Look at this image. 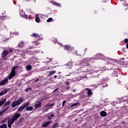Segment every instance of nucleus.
Wrapping results in <instances>:
<instances>
[{
	"mask_svg": "<svg viewBox=\"0 0 128 128\" xmlns=\"http://www.w3.org/2000/svg\"><path fill=\"white\" fill-rule=\"evenodd\" d=\"M35 20L36 22H40V18H38V15L36 14V16Z\"/></svg>",
	"mask_w": 128,
	"mask_h": 128,
	"instance_id": "obj_19",
	"label": "nucleus"
},
{
	"mask_svg": "<svg viewBox=\"0 0 128 128\" xmlns=\"http://www.w3.org/2000/svg\"><path fill=\"white\" fill-rule=\"evenodd\" d=\"M112 76H118V72L116 71H114V72L112 74Z\"/></svg>",
	"mask_w": 128,
	"mask_h": 128,
	"instance_id": "obj_20",
	"label": "nucleus"
},
{
	"mask_svg": "<svg viewBox=\"0 0 128 128\" xmlns=\"http://www.w3.org/2000/svg\"><path fill=\"white\" fill-rule=\"evenodd\" d=\"M8 108H6L3 111H1L0 112V116H2V114H4V112H6V110H8Z\"/></svg>",
	"mask_w": 128,
	"mask_h": 128,
	"instance_id": "obj_27",
	"label": "nucleus"
},
{
	"mask_svg": "<svg viewBox=\"0 0 128 128\" xmlns=\"http://www.w3.org/2000/svg\"><path fill=\"white\" fill-rule=\"evenodd\" d=\"M0 128H8V126L6 124H3L0 126Z\"/></svg>",
	"mask_w": 128,
	"mask_h": 128,
	"instance_id": "obj_24",
	"label": "nucleus"
},
{
	"mask_svg": "<svg viewBox=\"0 0 128 128\" xmlns=\"http://www.w3.org/2000/svg\"><path fill=\"white\" fill-rule=\"evenodd\" d=\"M18 66H14L12 68L10 74H9V76H8L9 80H10V78H12L13 76H16V70H18Z\"/></svg>",
	"mask_w": 128,
	"mask_h": 128,
	"instance_id": "obj_4",
	"label": "nucleus"
},
{
	"mask_svg": "<svg viewBox=\"0 0 128 128\" xmlns=\"http://www.w3.org/2000/svg\"><path fill=\"white\" fill-rule=\"evenodd\" d=\"M8 54V52L5 50L2 52V56L4 58Z\"/></svg>",
	"mask_w": 128,
	"mask_h": 128,
	"instance_id": "obj_17",
	"label": "nucleus"
},
{
	"mask_svg": "<svg viewBox=\"0 0 128 128\" xmlns=\"http://www.w3.org/2000/svg\"><path fill=\"white\" fill-rule=\"evenodd\" d=\"M26 110H32V106H28L26 108Z\"/></svg>",
	"mask_w": 128,
	"mask_h": 128,
	"instance_id": "obj_26",
	"label": "nucleus"
},
{
	"mask_svg": "<svg viewBox=\"0 0 128 128\" xmlns=\"http://www.w3.org/2000/svg\"><path fill=\"white\" fill-rule=\"evenodd\" d=\"M32 39L34 40L32 42L33 48H36V46L40 44V42H38V40H44L42 37H40L38 34L36 33L32 34Z\"/></svg>",
	"mask_w": 128,
	"mask_h": 128,
	"instance_id": "obj_1",
	"label": "nucleus"
},
{
	"mask_svg": "<svg viewBox=\"0 0 128 128\" xmlns=\"http://www.w3.org/2000/svg\"><path fill=\"white\" fill-rule=\"evenodd\" d=\"M8 90H10V89H8V88L5 89L4 90H3L2 92H0V96H4V94H6V92H8Z\"/></svg>",
	"mask_w": 128,
	"mask_h": 128,
	"instance_id": "obj_10",
	"label": "nucleus"
},
{
	"mask_svg": "<svg viewBox=\"0 0 128 128\" xmlns=\"http://www.w3.org/2000/svg\"><path fill=\"white\" fill-rule=\"evenodd\" d=\"M44 100V98H42L41 101H39L38 104H35V108H40V106H42V100Z\"/></svg>",
	"mask_w": 128,
	"mask_h": 128,
	"instance_id": "obj_7",
	"label": "nucleus"
},
{
	"mask_svg": "<svg viewBox=\"0 0 128 128\" xmlns=\"http://www.w3.org/2000/svg\"><path fill=\"white\" fill-rule=\"evenodd\" d=\"M85 90L88 92L87 94L88 96H92V89H90L88 88H86Z\"/></svg>",
	"mask_w": 128,
	"mask_h": 128,
	"instance_id": "obj_13",
	"label": "nucleus"
},
{
	"mask_svg": "<svg viewBox=\"0 0 128 128\" xmlns=\"http://www.w3.org/2000/svg\"><path fill=\"white\" fill-rule=\"evenodd\" d=\"M58 123H55L54 125L52 128H58Z\"/></svg>",
	"mask_w": 128,
	"mask_h": 128,
	"instance_id": "obj_28",
	"label": "nucleus"
},
{
	"mask_svg": "<svg viewBox=\"0 0 128 128\" xmlns=\"http://www.w3.org/2000/svg\"><path fill=\"white\" fill-rule=\"evenodd\" d=\"M52 22V18H50L47 20V22Z\"/></svg>",
	"mask_w": 128,
	"mask_h": 128,
	"instance_id": "obj_32",
	"label": "nucleus"
},
{
	"mask_svg": "<svg viewBox=\"0 0 128 128\" xmlns=\"http://www.w3.org/2000/svg\"><path fill=\"white\" fill-rule=\"evenodd\" d=\"M33 52H34V53H36V52H38V50H33Z\"/></svg>",
	"mask_w": 128,
	"mask_h": 128,
	"instance_id": "obj_41",
	"label": "nucleus"
},
{
	"mask_svg": "<svg viewBox=\"0 0 128 128\" xmlns=\"http://www.w3.org/2000/svg\"><path fill=\"white\" fill-rule=\"evenodd\" d=\"M8 78L3 80L2 81L0 82V86H4V84H6L8 82Z\"/></svg>",
	"mask_w": 128,
	"mask_h": 128,
	"instance_id": "obj_9",
	"label": "nucleus"
},
{
	"mask_svg": "<svg viewBox=\"0 0 128 128\" xmlns=\"http://www.w3.org/2000/svg\"><path fill=\"white\" fill-rule=\"evenodd\" d=\"M78 104H80V103H78V102H76V103H74V104H72L70 106V107H71V108H74V106H78Z\"/></svg>",
	"mask_w": 128,
	"mask_h": 128,
	"instance_id": "obj_22",
	"label": "nucleus"
},
{
	"mask_svg": "<svg viewBox=\"0 0 128 128\" xmlns=\"http://www.w3.org/2000/svg\"><path fill=\"white\" fill-rule=\"evenodd\" d=\"M28 103H26V104H24L22 106H20V107L18 108V112H20L24 108H25L26 106H28Z\"/></svg>",
	"mask_w": 128,
	"mask_h": 128,
	"instance_id": "obj_14",
	"label": "nucleus"
},
{
	"mask_svg": "<svg viewBox=\"0 0 128 128\" xmlns=\"http://www.w3.org/2000/svg\"><path fill=\"white\" fill-rule=\"evenodd\" d=\"M10 104V100H9L7 102H5V104H4V106H8V104Z\"/></svg>",
	"mask_w": 128,
	"mask_h": 128,
	"instance_id": "obj_29",
	"label": "nucleus"
},
{
	"mask_svg": "<svg viewBox=\"0 0 128 128\" xmlns=\"http://www.w3.org/2000/svg\"><path fill=\"white\" fill-rule=\"evenodd\" d=\"M60 46H62L64 45L62 44H60Z\"/></svg>",
	"mask_w": 128,
	"mask_h": 128,
	"instance_id": "obj_47",
	"label": "nucleus"
},
{
	"mask_svg": "<svg viewBox=\"0 0 128 128\" xmlns=\"http://www.w3.org/2000/svg\"><path fill=\"white\" fill-rule=\"evenodd\" d=\"M58 90V88L55 89L53 91V92H56V90Z\"/></svg>",
	"mask_w": 128,
	"mask_h": 128,
	"instance_id": "obj_42",
	"label": "nucleus"
},
{
	"mask_svg": "<svg viewBox=\"0 0 128 128\" xmlns=\"http://www.w3.org/2000/svg\"><path fill=\"white\" fill-rule=\"evenodd\" d=\"M24 102V98H20L18 100H16L14 102L11 106L12 108H16L17 106H20L21 102Z\"/></svg>",
	"mask_w": 128,
	"mask_h": 128,
	"instance_id": "obj_3",
	"label": "nucleus"
},
{
	"mask_svg": "<svg viewBox=\"0 0 128 128\" xmlns=\"http://www.w3.org/2000/svg\"><path fill=\"white\" fill-rule=\"evenodd\" d=\"M54 4L55 6H60V4H59L58 3V2H56Z\"/></svg>",
	"mask_w": 128,
	"mask_h": 128,
	"instance_id": "obj_37",
	"label": "nucleus"
},
{
	"mask_svg": "<svg viewBox=\"0 0 128 128\" xmlns=\"http://www.w3.org/2000/svg\"><path fill=\"white\" fill-rule=\"evenodd\" d=\"M100 114L101 116H103L104 118V116H108V114L105 111H102L100 112Z\"/></svg>",
	"mask_w": 128,
	"mask_h": 128,
	"instance_id": "obj_15",
	"label": "nucleus"
},
{
	"mask_svg": "<svg viewBox=\"0 0 128 128\" xmlns=\"http://www.w3.org/2000/svg\"><path fill=\"white\" fill-rule=\"evenodd\" d=\"M97 56H100V54H98Z\"/></svg>",
	"mask_w": 128,
	"mask_h": 128,
	"instance_id": "obj_48",
	"label": "nucleus"
},
{
	"mask_svg": "<svg viewBox=\"0 0 128 128\" xmlns=\"http://www.w3.org/2000/svg\"><path fill=\"white\" fill-rule=\"evenodd\" d=\"M72 48L69 45H65L64 46V50H70Z\"/></svg>",
	"mask_w": 128,
	"mask_h": 128,
	"instance_id": "obj_16",
	"label": "nucleus"
},
{
	"mask_svg": "<svg viewBox=\"0 0 128 128\" xmlns=\"http://www.w3.org/2000/svg\"><path fill=\"white\" fill-rule=\"evenodd\" d=\"M56 104L53 103L52 104H48L46 105L45 108H46V110H48L50 108H52L53 106H54Z\"/></svg>",
	"mask_w": 128,
	"mask_h": 128,
	"instance_id": "obj_6",
	"label": "nucleus"
},
{
	"mask_svg": "<svg viewBox=\"0 0 128 128\" xmlns=\"http://www.w3.org/2000/svg\"><path fill=\"white\" fill-rule=\"evenodd\" d=\"M58 78V76H56V75H55L54 76V78Z\"/></svg>",
	"mask_w": 128,
	"mask_h": 128,
	"instance_id": "obj_45",
	"label": "nucleus"
},
{
	"mask_svg": "<svg viewBox=\"0 0 128 128\" xmlns=\"http://www.w3.org/2000/svg\"><path fill=\"white\" fill-rule=\"evenodd\" d=\"M18 46L20 47V48H22V46H24V42H20V44H18Z\"/></svg>",
	"mask_w": 128,
	"mask_h": 128,
	"instance_id": "obj_30",
	"label": "nucleus"
},
{
	"mask_svg": "<svg viewBox=\"0 0 128 128\" xmlns=\"http://www.w3.org/2000/svg\"><path fill=\"white\" fill-rule=\"evenodd\" d=\"M65 84L66 86H70V82L68 81H66L65 82Z\"/></svg>",
	"mask_w": 128,
	"mask_h": 128,
	"instance_id": "obj_35",
	"label": "nucleus"
},
{
	"mask_svg": "<svg viewBox=\"0 0 128 128\" xmlns=\"http://www.w3.org/2000/svg\"><path fill=\"white\" fill-rule=\"evenodd\" d=\"M122 60H124V58H122Z\"/></svg>",
	"mask_w": 128,
	"mask_h": 128,
	"instance_id": "obj_51",
	"label": "nucleus"
},
{
	"mask_svg": "<svg viewBox=\"0 0 128 128\" xmlns=\"http://www.w3.org/2000/svg\"><path fill=\"white\" fill-rule=\"evenodd\" d=\"M32 90V88H27L25 90V92H28V90Z\"/></svg>",
	"mask_w": 128,
	"mask_h": 128,
	"instance_id": "obj_39",
	"label": "nucleus"
},
{
	"mask_svg": "<svg viewBox=\"0 0 128 128\" xmlns=\"http://www.w3.org/2000/svg\"><path fill=\"white\" fill-rule=\"evenodd\" d=\"M9 50V52H12V48H10Z\"/></svg>",
	"mask_w": 128,
	"mask_h": 128,
	"instance_id": "obj_44",
	"label": "nucleus"
},
{
	"mask_svg": "<svg viewBox=\"0 0 128 128\" xmlns=\"http://www.w3.org/2000/svg\"><path fill=\"white\" fill-rule=\"evenodd\" d=\"M92 60V58H87L82 60V66H88V62Z\"/></svg>",
	"mask_w": 128,
	"mask_h": 128,
	"instance_id": "obj_5",
	"label": "nucleus"
},
{
	"mask_svg": "<svg viewBox=\"0 0 128 128\" xmlns=\"http://www.w3.org/2000/svg\"><path fill=\"white\" fill-rule=\"evenodd\" d=\"M52 128H54L53 127Z\"/></svg>",
	"mask_w": 128,
	"mask_h": 128,
	"instance_id": "obj_52",
	"label": "nucleus"
},
{
	"mask_svg": "<svg viewBox=\"0 0 128 128\" xmlns=\"http://www.w3.org/2000/svg\"><path fill=\"white\" fill-rule=\"evenodd\" d=\"M66 66L67 68H72V62H69L66 64Z\"/></svg>",
	"mask_w": 128,
	"mask_h": 128,
	"instance_id": "obj_11",
	"label": "nucleus"
},
{
	"mask_svg": "<svg viewBox=\"0 0 128 128\" xmlns=\"http://www.w3.org/2000/svg\"><path fill=\"white\" fill-rule=\"evenodd\" d=\"M122 64H124V62H122Z\"/></svg>",
	"mask_w": 128,
	"mask_h": 128,
	"instance_id": "obj_50",
	"label": "nucleus"
},
{
	"mask_svg": "<svg viewBox=\"0 0 128 128\" xmlns=\"http://www.w3.org/2000/svg\"><path fill=\"white\" fill-rule=\"evenodd\" d=\"M52 42L54 43L58 42V39L53 38V39H52Z\"/></svg>",
	"mask_w": 128,
	"mask_h": 128,
	"instance_id": "obj_33",
	"label": "nucleus"
},
{
	"mask_svg": "<svg viewBox=\"0 0 128 128\" xmlns=\"http://www.w3.org/2000/svg\"><path fill=\"white\" fill-rule=\"evenodd\" d=\"M52 124V121H48L45 122L44 124H42V128H46V126H48V124Z\"/></svg>",
	"mask_w": 128,
	"mask_h": 128,
	"instance_id": "obj_12",
	"label": "nucleus"
},
{
	"mask_svg": "<svg viewBox=\"0 0 128 128\" xmlns=\"http://www.w3.org/2000/svg\"><path fill=\"white\" fill-rule=\"evenodd\" d=\"M26 68L27 70H32V65H27L26 66Z\"/></svg>",
	"mask_w": 128,
	"mask_h": 128,
	"instance_id": "obj_21",
	"label": "nucleus"
},
{
	"mask_svg": "<svg viewBox=\"0 0 128 128\" xmlns=\"http://www.w3.org/2000/svg\"><path fill=\"white\" fill-rule=\"evenodd\" d=\"M66 100L63 101L62 104V106H64V104H66Z\"/></svg>",
	"mask_w": 128,
	"mask_h": 128,
	"instance_id": "obj_40",
	"label": "nucleus"
},
{
	"mask_svg": "<svg viewBox=\"0 0 128 128\" xmlns=\"http://www.w3.org/2000/svg\"><path fill=\"white\" fill-rule=\"evenodd\" d=\"M16 34H18V33L16 32Z\"/></svg>",
	"mask_w": 128,
	"mask_h": 128,
	"instance_id": "obj_49",
	"label": "nucleus"
},
{
	"mask_svg": "<svg viewBox=\"0 0 128 128\" xmlns=\"http://www.w3.org/2000/svg\"><path fill=\"white\" fill-rule=\"evenodd\" d=\"M6 102V98H3L2 100L0 102V106H2Z\"/></svg>",
	"mask_w": 128,
	"mask_h": 128,
	"instance_id": "obj_18",
	"label": "nucleus"
},
{
	"mask_svg": "<svg viewBox=\"0 0 128 128\" xmlns=\"http://www.w3.org/2000/svg\"><path fill=\"white\" fill-rule=\"evenodd\" d=\"M52 118H54V114H52L50 116H48V120H52Z\"/></svg>",
	"mask_w": 128,
	"mask_h": 128,
	"instance_id": "obj_23",
	"label": "nucleus"
},
{
	"mask_svg": "<svg viewBox=\"0 0 128 128\" xmlns=\"http://www.w3.org/2000/svg\"><path fill=\"white\" fill-rule=\"evenodd\" d=\"M107 62L109 64H114L116 62V60H114V59L110 58L108 59Z\"/></svg>",
	"mask_w": 128,
	"mask_h": 128,
	"instance_id": "obj_8",
	"label": "nucleus"
},
{
	"mask_svg": "<svg viewBox=\"0 0 128 128\" xmlns=\"http://www.w3.org/2000/svg\"><path fill=\"white\" fill-rule=\"evenodd\" d=\"M20 116V114L18 113H15V114L12 116L11 119H9L8 122V128H11L12 124L18 120Z\"/></svg>",
	"mask_w": 128,
	"mask_h": 128,
	"instance_id": "obj_2",
	"label": "nucleus"
},
{
	"mask_svg": "<svg viewBox=\"0 0 128 128\" xmlns=\"http://www.w3.org/2000/svg\"><path fill=\"white\" fill-rule=\"evenodd\" d=\"M126 48L128 49V43L126 44Z\"/></svg>",
	"mask_w": 128,
	"mask_h": 128,
	"instance_id": "obj_46",
	"label": "nucleus"
},
{
	"mask_svg": "<svg viewBox=\"0 0 128 128\" xmlns=\"http://www.w3.org/2000/svg\"><path fill=\"white\" fill-rule=\"evenodd\" d=\"M56 70H54V71H50V76H52V74H56Z\"/></svg>",
	"mask_w": 128,
	"mask_h": 128,
	"instance_id": "obj_25",
	"label": "nucleus"
},
{
	"mask_svg": "<svg viewBox=\"0 0 128 128\" xmlns=\"http://www.w3.org/2000/svg\"><path fill=\"white\" fill-rule=\"evenodd\" d=\"M124 44H128V38H125L124 40Z\"/></svg>",
	"mask_w": 128,
	"mask_h": 128,
	"instance_id": "obj_38",
	"label": "nucleus"
},
{
	"mask_svg": "<svg viewBox=\"0 0 128 128\" xmlns=\"http://www.w3.org/2000/svg\"><path fill=\"white\" fill-rule=\"evenodd\" d=\"M46 108H44L43 109V112H48V110H46Z\"/></svg>",
	"mask_w": 128,
	"mask_h": 128,
	"instance_id": "obj_43",
	"label": "nucleus"
},
{
	"mask_svg": "<svg viewBox=\"0 0 128 128\" xmlns=\"http://www.w3.org/2000/svg\"><path fill=\"white\" fill-rule=\"evenodd\" d=\"M33 80H34V82H38L40 81V78H38L36 80H34V79H33Z\"/></svg>",
	"mask_w": 128,
	"mask_h": 128,
	"instance_id": "obj_36",
	"label": "nucleus"
},
{
	"mask_svg": "<svg viewBox=\"0 0 128 128\" xmlns=\"http://www.w3.org/2000/svg\"><path fill=\"white\" fill-rule=\"evenodd\" d=\"M65 90H70V86H66L64 87Z\"/></svg>",
	"mask_w": 128,
	"mask_h": 128,
	"instance_id": "obj_34",
	"label": "nucleus"
},
{
	"mask_svg": "<svg viewBox=\"0 0 128 128\" xmlns=\"http://www.w3.org/2000/svg\"><path fill=\"white\" fill-rule=\"evenodd\" d=\"M21 16H23L24 18H28V16L26 15V14H20Z\"/></svg>",
	"mask_w": 128,
	"mask_h": 128,
	"instance_id": "obj_31",
	"label": "nucleus"
}]
</instances>
